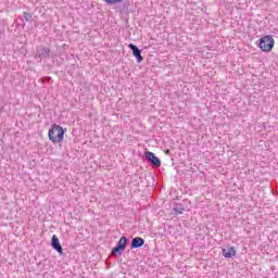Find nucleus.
<instances>
[{"mask_svg":"<svg viewBox=\"0 0 278 278\" xmlns=\"http://www.w3.org/2000/svg\"><path fill=\"white\" fill-rule=\"evenodd\" d=\"M64 134H66V130L62 126L53 124L49 129L48 138L51 142L58 144L64 140Z\"/></svg>","mask_w":278,"mask_h":278,"instance_id":"f257e3e1","label":"nucleus"},{"mask_svg":"<svg viewBox=\"0 0 278 278\" xmlns=\"http://www.w3.org/2000/svg\"><path fill=\"white\" fill-rule=\"evenodd\" d=\"M258 47H260L261 51L268 53V52L273 51V49L275 47V39L270 35L262 37L260 39Z\"/></svg>","mask_w":278,"mask_h":278,"instance_id":"f03ea898","label":"nucleus"},{"mask_svg":"<svg viewBox=\"0 0 278 278\" xmlns=\"http://www.w3.org/2000/svg\"><path fill=\"white\" fill-rule=\"evenodd\" d=\"M125 249H127V237L123 236L118 240L116 247L112 249V255H123Z\"/></svg>","mask_w":278,"mask_h":278,"instance_id":"7ed1b4c3","label":"nucleus"},{"mask_svg":"<svg viewBox=\"0 0 278 278\" xmlns=\"http://www.w3.org/2000/svg\"><path fill=\"white\" fill-rule=\"evenodd\" d=\"M144 160L151 164V166H155V168H160L162 166V161H160V157L155 156V153L151 151L144 152Z\"/></svg>","mask_w":278,"mask_h":278,"instance_id":"20e7f679","label":"nucleus"},{"mask_svg":"<svg viewBox=\"0 0 278 278\" xmlns=\"http://www.w3.org/2000/svg\"><path fill=\"white\" fill-rule=\"evenodd\" d=\"M36 58L39 60H49L51 58V49L47 46L37 47Z\"/></svg>","mask_w":278,"mask_h":278,"instance_id":"39448f33","label":"nucleus"},{"mask_svg":"<svg viewBox=\"0 0 278 278\" xmlns=\"http://www.w3.org/2000/svg\"><path fill=\"white\" fill-rule=\"evenodd\" d=\"M51 247L59 253V255H64V249L62 248V244L60 243V239L58 236L53 235L51 238Z\"/></svg>","mask_w":278,"mask_h":278,"instance_id":"423d86ee","label":"nucleus"},{"mask_svg":"<svg viewBox=\"0 0 278 278\" xmlns=\"http://www.w3.org/2000/svg\"><path fill=\"white\" fill-rule=\"evenodd\" d=\"M128 49H130V51H132V55L136 58V60L139 64H140V62H142V60H144V58H142V50H140V48H138V46H136L134 43H129Z\"/></svg>","mask_w":278,"mask_h":278,"instance_id":"0eeeda50","label":"nucleus"},{"mask_svg":"<svg viewBox=\"0 0 278 278\" xmlns=\"http://www.w3.org/2000/svg\"><path fill=\"white\" fill-rule=\"evenodd\" d=\"M142 247H144V239L142 237L132 238L130 249H140Z\"/></svg>","mask_w":278,"mask_h":278,"instance_id":"6e6552de","label":"nucleus"},{"mask_svg":"<svg viewBox=\"0 0 278 278\" xmlns=\"http://www.w3.org/2000/svg\"><path fill=\"white\" fill-rule=\"evenodd\" d=\"M222 253L223 255L226 257V258H231V257H236V249L233 247H230V248H224L222 250Z\"/></svg>","mask_w":278,"mask_h":278,"instance_id":"1a4fd4ad","label":"nucleus"},{"mask_svg":"<svg viewBox=\"0 0 278 278\" xmlns=\"http://www.w3.org/2000/svg\"><path fill=\"white\" fill-rule=\"evenodd\" d=\"M23 16H24V20L26 21V23H31V21H34L31 13H29V12H24Z\"/></svg>","mask_w":278,"mask_h":278,"instance_id":"9d476101","label":"nucleus"},{"mask_svg":"<svg viewBox=\"0 0 278 278\" xmlns=\"http://www.w3.org/2000/svg\"><path fill=\"white\" fill-rule=\"evenodd\" d=\"M108 5H114L116 3H123V0H103Z\"/></svg>","mask_w":278,"mask_h":278,"instance_id":"9b49d317","label":"nucleus"},{"mask_svg":"<svg viewBox=\"0 0 278 278\" xmlns=\"http://www.w3.org/2000/svg\"><path fill=\"white\" fill-rule=\"evenodd\" d=\"M175 214H184L185 208L181 205L175 206L174 208Z\"/></svg>","mask_w":278,"mask_h":278,"instance_id":"f8f14e48","label":"nucleus"},{"mask_svg":"<svg viewBox=\"0 0 278 278\" xmlns=\"http://www.w3.org/2000/svg\"><path fill=\"white\" fill-rule=\"evenodd\" d=\"M42 84H45V81H51V77L50 76H46L43 78H41Z\"/></svg>","mask_w":278,"mask_h":278,"instance_id":"ddd939ff","label":"nucleus"}]
</instances>
